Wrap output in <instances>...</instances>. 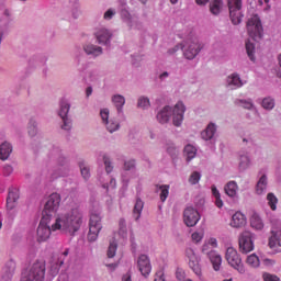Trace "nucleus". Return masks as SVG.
Instances as JSON below:
<instances>
[{
	"label": "nucleus",
	"mask_w": 281,
	"mask_h": 281,
	"mask_svg": "<svg viewBox=\"0 0 281 281\" xmlns=\"http://www.w3.org/2000/svg\"><path fill=\"white\" fill-rule=\"evenodd\" d=\"M246 265H248L250 269H260V257L255 252L250 254L246 258Z\"/></svg>",
	"instance_id": "obj_33"
},
{
	"label": "nucleus",
	"mask_w": 281,
	"mask_h": 281,
	"mask_svg": "<svg viewBox=\"0 0 281 281\" xmlns=\"http://www.w3.org/2000/svg\"><path fill=\"white\" fill-rule=\"evenodd\" d=\"M106 179H109V182H101L102 183V188H104V190H106V192H111V190H115L117 182L115 181V179L110 178L109 175L105 176Z\"/></svg>",
	"instance_id": "obj_46"
},
{
	"label": "nucleus",
	"mask_w": 281,
	"mask_h": 281,
	"mask_svg": "<svg viewBox=\"0 0 281 281\" xmlns=\"http://www.w3.org/2000/svg\"><path fill=\"white\" fill-rule=\"evenodd\" d=\"M206 243L212 247V249H216V247H218V240L216 237H210Z\"/></svg>",
	"instance_id": "obj_57"
},
{
	"label": "nucleus",
	"mask_w": 281,
	"mask_h": 281,
	"mask_svg": "<svg viewBox=\"0 0 281 281\" xmlns=\"http://www.w3.org/2000/svg\"><path fill=\"white\" fill-rule=\"evenodd\" d=\"M186 111L188 108L183 101H178L175 105H165L157 111L156 122L162 126L171 122L172 126L181 128L186 120Z\"/></svg>",
	"instance_id": "obj_2"
},
{
	"label": "nucleus",
	"mask_w": 281,
	"mask_h": 281,
	"mask_svg": "<svg viewBox=\"0 0 281 281\" xmlns=\"http://www.w3.org/2000/svg\"><path fill=\"white\" fill-rule=\"evenodd\" d=\"M116 14L117 10H115L114 8H110L103 13V19L104 21H111Z\"/></svg>",
	"instance_id": "obj_50"
},
{
	"label": "nucleus",
	"mask_w": 281,
	"mask_h": 281,
	"mask_svg": "<svg viewBox=\"0 0 281 281\" xmlns=\"http://www.w3.org/2000/svg\"><path fill=\"white\" fill-rule=\"evenodd\" d=\"M154 281H166V279L164 278V272H157Z\"/></svg>",
	"instance_id": "obj_64"
},
{
	"label": "nucleus",
	"mask_w": 281,
	"mask_h": 281,
	"mask_svg": "<svg viewBox=\"0 0 281 281\" xmlns=\"http://www.w3.org/2000/svg\"><path fill=\"white\" fill-rule=\"evenodd\" d=\"M115 254H117V241L113 239L108 248V258H115Z\"/></svg>",
	"instance_id": "obj_47"
},
{
	"label": "nucleus",
	"mask_w": 281,
	"mask_h": 281,
	"mask_svg": "<svg viewBox=\"0 0 281 281\" xmlns=\"http://www.w3.org/2000/svg\"><path fill=\"white\" fill-rule=\"evenodd\" d=\"M206 256L215 271H221V266L223 265V257L216 250H210Z\"/></svg>",
	"instance_id": "obj_24"
},
{
	"label": "nucleus",
	"mask_w": 281,
	"mask_h": 281,
	"mask_svg": "<svg viewBox=\"0 0 281 281\" xmlns=\"http://www.w3.org/2000/svg\"><path fill=\"white\" fill-rule=\"evenodd\" d=\"M260 104L265 111H273L276 109V99L272 97H265L261 99Z\"/></svg>",
	"instance_id": "obj_32"
},
{
	"label": "nucleus",
	"mask_w": 281,
	"mask_h": 281,
	"mask_svg": "<svg viewBox=\"0 0 281 281\" xmlns=\"http://www.w3.org/2000/svg\"><path fill=\"white\" fill-rule=\"evenodd\" d=\"M120 16L124 25L128 27V30H133L137 27V16L128 11V5L122 4L120 8Z\"/></svg>",
	"instance_id": "obj_14"
},
{
	"label": "nucleus",
	"mask_w": 281,
	"mask_h": 281,
	"mask_svg": "<svg viewBox=\"0 0 281 281\" xmlns=\"http://www.w3.org/2000/svg\"><path fill=\"white\" fill-rule=\"evenodd\" d=\"M216 133H218V125L214 122H210L200 133V137L203 142H216Z\"/></svg>",
	"instance_id": "obj_19"
},
{
	"label": "nucleus",
	"mask_w": 281,
	"mask_h": 281,
	"mask_svg": "<svg viewBox=\"0 0 281 281\" xmlns=\"http://www.w3.org/2000/svg\"><path fill=\"white\" fill-rule=\"evenodd\" d=\"M201 221V214L192 206H188L183 212V223L187 227H194Z\"/></svg>",
	"instance_id": "obj_15"
},
{
	"label": "nucleus",
	"mask_w": 281,
	"mask_h": 281,
	"mask_svg": "<svg viewBox=\"0 0 281 281\" xmlns=\"http://www.w3.org/2000/svg\"><path fill=\"white\" fill-rule=\"evenodd\" d=\"M256 235L250 231H244L238 236V245L240 254H251L256 249Z\"/></svg>",
	"instance_id": "obj_8"
},
{
	"label": "nucleus",
	"mask_w": 281,
	"mask_h": 281,
	"mask_svg": "<svg viewBox=\"0 0 281 281\" xmlns=\"http://www.w3.org/2000/svg\"><path fill=\"white\" fill-rule=\"evenodd\" d=\"M112 103L115 106L119 115H121V113H124V104H126V98H124V95L122 94L112 95Z\"/></svg>",
	"instance_id": "obj_28"
},
{
	"label": "nucleus",
	"mask_w": 281,
	"mask_h": 281,
	"mask_svg": "<svg viewBox=\"0 0 281 281\" xmlns=\"http://www.w3.org/2000/svg\"><path fill=\"white\" fill-rule=\"evenodd\" d=\"M267 205L270 207L272 212H276L278 210V196L274 195L273 192H269L266 196Z\"/></svg>",
	"instance_id": "obj_35"
},
{
	"label": "nucleus",
	"mask_w": 281,
	"mask_h": 281,
	"mask_svg": "<svg viewBox=\"0 0 281 281\" xmlns=\"http://www.w3.org/2000/svg\"><path fill=\"white\" fill-rule=\"evenodd\" d=\"M203 238H205V231L203 229H198L191 234V240L194 245L201 244Z\"/></svg>",
	"instance_id": "obj_40"
},
{
	"label": "nucleus",
	"mask_w": 281,
	"mask_h": 281,
	"mask_svg": "<svg viewBox=\"0 0 281 281\" xmlns=\"http://www.w3.org/2000/svg\"><path fill=\"white\" fill-rule=\"evenodd\" d=\"M2 172H3L4 177H10V175H12V172H14V167H12V165L5 164L2 167Z\"/></svg>",
	"instance_id": "obj_56"
},
{
	"label": "nucleus",
	"mask_w": 281,
	"mask_h": 281,
	"mask_svg": "<svg viewBox=\"0 0 281 281\" xmlns=\"http://www.w3.org/2000/svg\"><path fill=\"white\" fill-rule=\"evenodd\" d=\"M7 200L13 201L16 203V201H19V193L16 191L9 192Z\"/></svg>",
	"instance_id": "obj_58"
},
{
	"label": "nucleus",
	"mask_w": 281,
	"mask_h": 281,
	"mask_svg": "<svg viewBox=\"0 0 281 281\" xmlns=\"http://www.w3.org/2000/svg\"><path fill=\"white\" fill-rule=\"evenodd\" d=\"M211 192L212 195L215 199V205L216 207H218L221 210V207H223L224 203H223V199H221V191H218V189L216 188V186H212L211 187Z\"/></svg>",
	"instance_id": "obj_39"
},
{
	"label": "nucleus",
	"mask_w": 281,
	"mask_h": 281,
	"mask_svg": "<svg viewBox=\"0 0 281 281\" xmlns=\"http://www.w3.org/2000/svg\"><path fill=\"white\" fill-rule=\"evenodd\" d=\"M99 157H101L102 161L104 162L105 171L108 172V175L110 172H113V162H111V158H109V154L101 153Z\"/></svg>",
	"instance_id": "obj_44"
},
{
	"label": "nucleus",
	"mask_w": 281,
	"mask_h": 281,
	"mask_svg": "<svg viewBox=\"0 0 281 281\" xmlns=\"http://www.w3.org/2000/svg\"><path fill=\"white\" fill-rule=\"evenodd\" d=\"M121 281H133V274L131 272H126L121 277Z\"/></svg>",
	"instance_id": "obj_61"
},
{
	"label": "nucleus",
	"mask_w": 281,
	"mask_h": 281,
	"mask_svg": "<svg viewBox=\"0 0 281 281\" xmlns=\"http://www.w3.org/2000/svg\"><path fill=\"white\" fill-rule=\"evenodd\" d=\"M63 124H61V128L63 131H70L71 130V119H69V116L66 117H61Z\"/></svg>",
	"instance_id": "obj_52"
},
{
	"label": "nucleus",
	"mask_w": 281,
	"mask_h": 281,
	"mask_svg": "<svg viewBox=\"0 0 281 281\" xmlns=\"http://www.w3.org/2000/svg\"><path fill=\"white\" fill-rule=\"evenodd\" d=\"M133 170H135V160H133V159L126 160L124 162V171L132 172Z\"/></svg>",
	"instance_id": "obj_54"
},
{
	"label": "nucleus",
	"mask_w": 281,
	"mask_h": 281,
	"mask_svg": "<svg viewBox=\"0 0 281 281\" xmlns=\"http://www.w3.org/2000/svg\"><path fill=\"white\" fill-rule=\"evenodd\" d=\"M45 280V265L34 263L22 273V281H43Z\"/></svg>",
	"instance_id": "obj_10"
},
{
	"label": "nucleus",
	"mask_w": 281,
	"mask_h": 281,
	"mask_svg": "<svg viewBox=\"0 0 281 281\" xmlns=\"http://www.w3.org/2000/svg\"><path fill=\"white\" fill-rule=\"evenodd\" d=\"M16 207V202H13L12 200H7V209L9 211H12Z\"/></svg>",
	"instance_id": "obj_63"
},
{
	"label": "nucleus",
	"mask_w": 281,
	"mask_h": 281,
	"mask_svg": "<svg viewBox=\"0 0 281 281\" xmlns=\"http://www.w3.org/2000/svg\"><path fill=\"white\" fill-rule=\"evenodd\" d=\"M229 225L234 229H240L245 227V225H247V215L240 211L235 212L231 218Z\"/></svg>",
	"instance_id": "obj_23"
},
{
	"label": "nucleus",
	"mask_w": 281,
	"mask_h": 281,
	"mask_svg": "<svg viewBox=\"0 0 281 281\" xmlns=\"http://www.w3.org/2000/svg\"><path fill=\"white\" fill-rule=\"evenodd\" d=\"M71 110V103H69V100L67 99H61L59 101V110H58V115L59 117H68L69 111Z\"/></svg>",
	"instance_id": "obj_30"
},
{
	"label": "nucleus",
	"mask_w": 281,
	"mask_h": 281,
	"mask_svg": "<svg viewBox=\"0 0 281 281\" xmlns=\"http://www.w3.org/2000/svg\"><path fill=\"white\" fill-rule=\"evenodd\" d=\"M229 19L233 25L243 23V0H228Z\"/></svg>",
	"instance_id": "obj_11"
},
{
	"label": "nucleus",
	"mask_w": 281,
	"mask_h": 281,
	"mask_svg": "<svg viewBox=\"0 0 281 281\" xmlns=\"http://www.w3.org/2000/svg\"><path fill=\"white\" fill-rule=\"evenodd\" d=\"M224 192L228 199H232L233 201H238L240 198L238 192H240V187L238 186V182L235 180H229L224 186Z\"/></svg>",
	"instance_id": "obj_20"
},
{
	"label": "nucleus",
	"mask_w": 281,
	"mask_h": 281,
	"mask_svg": "<svg viewBox=\"0 0 281 281\" xmlns=\"http://www.w3.org/2000/svg\"><path fill=\"white\" fill-rule=\"evenodd\" d=\"M236 106H241L243 109H247L248 111H254L256 105L251 99H236L235 100Z\"/></svg>",
	"instance_id": "obj_34"
},
{
	"label": "nucleus",
	"mask_w": 281,
	"mask_h": 281,
	"mask_svg": "<svg viewBox=\"0 0 281 281\" xmlns=\"http://www.w3.org/2000/svg\"><path fill=\"white\" fill-rule=\"evenodd\" d=\"M225 260L232 269L239 273V276H245L247 273V268L245 267V263H243V257H240V254H238L236 248L232 246L226 248Z\"/></svg>",
	"instance_id": "obj_4"
},
{
	"label": "nucleus",
	"mask_w": 281,
	"mask_h": 281,
	"mask_svg": "<svg viewBox=\"0 0 281 281\" xmlns=\"http://www.w3.org/2000/svg\"><path fill=\"white\" fill-rule=\"evenodd\" d=\"M179 49L183 50V43L181 44H177L176 46H173L172 48H170L168 50V54H170L171 56L175 55L177 52H179Z\"/></svg>",
	"instance_id": "obj_59"
},
{
	"label": "nucleus",
	"mask_w": 281,
	"mask_h": 281,
	"mask_svg": "<svg viewBox=\"0 0 281 281\" xmlns=\"http://www.w3.org/2000/svg\"><path fill=\"white\" fill-rule=\"evenodd\" d=\"M83 221L85 214L78 206L65 209L57 213L50 227L47 225V218L43 217L37 227V243L49 240L52 232H61V234H68V236H76V233L80 232Z\"/></svg>",
	"instance_id": "obj_1"
},
{
	"label": "nucleus",
	"mask_w": 281,
	"mask_h": 281,
	"mask_svg": "<svg viewBox=\"0 0 281 281\" xmlns=\"http://www.w3.org/2000/svg\"><path fill=\"white\" fill-rule=\"evenodd\" d=\"M63 265H64V261L61 260V261H59V263L58 262H55V263H53L52 266H50V276H58V271H60V267H63Z\"/></svg>",
	"instance_id": "obj_51"
},
{
	"label": "nucleus",
	"mask_w": 281,
	"mask_h": 281,
	"mask_svg": "<svg viewBox=\"0 0 281 281\" xmlns=\"http://www.w3.org/2000/svg\"><path fill=\"white\" fill-rule=\"evenodd\" d=\"M144 211V201L137 198L133 209V218L139 221L142 218V212Z\"/></svg>",
	"instance_id": "obj_31"
},
{
	"label": "nucleus",
	"mask_w": 281,
	"mask_h": 281,
	"mask_svg": "<svg viewBox=\"0 0 281 281\" xmlns=\"http://www.w3.org/2000/svg\"><path fill=\"white\" fill-rule=\"evenodd\" d=\"M54 156L56 157L60 166L54 173L55 179H58V177H67V175H69V167H67V159L64 156H60V150L58 148L54 149Z\"/></svg>",
	"instance_id": "obj_18"
},
{
	"label": "nucleus",
	"mask_w": 281,
	"mask_h": 281,
	"mask_svg": "<svg viewBox=\"0 0 281 281\" xmlns=\"http://www.w3.org/2000/svg\"><path fill=\"white\" fill-rule=\"evenodd\" d=\"M186 258L188 260V265L190 269L195 273L199 280L203 278V268L201 267V257L196 255L193 248L186 249Z\"/></svg>",
	"instance_id": "obj_9"
},
{
	"label": "nucleus",
	"mask_w": 281,
	"mask_h": 281,
	"mask_svg": "<svg viewBox=\"0 0 281 281\" xmlns=\"http://www.w3.org/2000/svg\"><path fill=\"white\" fill-rule=\"evenodd\" d=\"M137 108L143 111H148L150 109V99L148 97H139L137 100Z\"/></svg>",
	"instance_id": "obj_43"
},
{
	"label": "nucleus",
	"mask_w": 281,
	"mask_h": 281,
	"mask_svg": "<svg viewBox=\"0 0 281 281\" xmlns=\"http://www.w3.org/2000/svg\"><path fill=\"white\" fill-rule=\"evenodd\" d=\"M183 153L184 157H187V161H192V159L196 157V147H194L193 145H187Z\"/></svg>",
	"instance_id": "obj_41"
},
{
	"label": "nucleus",
	"mask_w": 281,
	"mask_h": 281,
	"mask_svg": "<svg viewBox=\"0 0 281 281\" xmlns=\"http://www.w3.org/2000/svg\"><path fill=\"white\" fill-rule=\"evenodd\" d=\"M137 268L142 276H150L153 271V266L150 265V259L146 255H140L137 259Z\"/></svg>",
	"instance_id": "obj_22"
},
{
	"label": "nucleus",
	"mask_w": 281,
	"mask_h": 281,
	"mask_svg": "<svg viewBox=\"0 0 281 281\" xmlns=\"http://www.w3.org/2000/svg\"><path fill=\"white\" fill-rule=\"evenodd\" d=\"M36 133H38V128L36 127V125H31L29 127V135L31 137H36Z\"/></svg>",
	"instance_id": "obj_60"
},
{
	"label": "nucleus",
	"mask_w": 281,
	"mask_h": 281,
	"mask_svg": "<svg viewBox=\"0 0 281 281\" xmlns=\"http://www.w3.org/2000/svg\"><path fill=\"white\" fill-rule=\"evenodd\" d=\"M201 177H202L201 172H199V171L191 172V175L189 176L190 186L199 184V181H201Z\"/></svg>",
	"instance_id": "obj_48"
},
{
	"label": "nucleus",
	"mask_w": 281,
	"mask_h": 281,
	"mask_svg": "<svg viewBox=\"0 0 281 281\" xmlns=\"http://www.w3.org/2000/svg\"><path fill=\"white\" fill-rule=\"evenodd\" d=\"M210 244H207V241L205 240L204 244L202 245V254H205L207 256V254H210Z\"/></svg>",
	"instance_id": "obj_62"
},
{
	"label": "nucleus",
	"mask_w": 281,
	"mask_h": 281,
	"mask_svg": "<svg viewBox=\"0 0 281 281\" xmlns=\"http://www.w3.org/2000/svg\"><path fill=\"white\" fill-rule=\"evenodd\" d=\"M268 186H269V178L266 176V173H262L259 177V180L257 181V184L255 187L256 194L258 196H262V194H266Z\"/></svg>",
	"instance_id": "obj_25"
},
{
	"label": "nucleus",
	"mask_w": 281,
	"mask_h": 281,
	"mask_svg": "<svg viewBox=\"0 0 281 281\" xmlns=\"http://www.w3.org/2000/svg\"><path fill=\"white\" fill-rule=\"evenodd\" d=\"M245 85H247V81L243 80L238 72L229 74L225 78V86L227 87V89H232V91H236V89H243Z\"/></svg>",
	"instance_id": "obj_16"
},
{
	"label": "nucleus",
	"mask_w": 281,
	"mask_h": 281,
	"mask_svg": "<svg viewBox=\"0 0 281 281\" xmlns=\"http://www.w3.org/2000/svg\"><path fill=\"white\" fill-rule=\"evenodd\" d=\"M210 12L218 16V13L223 12V0H212L210 3Z\"/></svg>",
	"instance_id": "obj_37"
},
{
	"label": "nucleus",
	"mask_w": 281,
	"mask_h": 281,
	"mask_svg": "<svg viewBox=\"0 0 281 281\" xmlns=\"http://www.w3.org/2000/svg\"><path fill=\"white\" fill-rule=\"evenodd\" d=\"M201 49H203V45L196 38L187 40L182 43V54L187 60H194L201 54Z\"/></svg>",
	"instance_id": "obj_6"
},
{
	"label": "nucleus",
	"mask_w": 281,
	"mask_h": 281,
	"mask_svg": "<svg viewBox=\"0 0 281 281\" xmlns=\"http://www.w3.org/2000/svg\"><path fill=\"white\" fill-rule=\"evenodd\" d=\"M13 276H14V263L10 262L4 268L3 274L0 281H12Z\"/></svg>",
	"instance_id": "obj_36"
},
{
	"label": "nucleus",
	"mask_w": 281,
	"mask_h": 281,
	"mask_svg": "<svg viewBox=\"0 0 281 281\" xmlns=\"http://www.w3.org/2000/svg\"><path fill=\"white\" fill-rule=\"evenodd\" d=\"M12 150L14 147L8 140H4L0 144V159L1 161H8L10 159V155H12Z\"/></svg>",
	"instance_id": "obj_26"
},
{
	"label": "nucleus",
	"mask_w": 281,
	"mask_h": 281,
	"mask_svg": "<svg viewBox=\"0 0 281 281\" xmlns=\"http://www.w3.org/2000/svg\"><path fill=\"white\" fill-rule=\"evenodd\" d=\"M268 247H270V249H281V231H277L271 235Z\"/></svg>",
	"instance_id": "obj_29"
},
{
	"label": "nucleus",
	"mask_w": 281,
	"mask_h": 281,
	"mask_svg": "<svg viewBox=\"0 0 281 281\" xmlns=\"http://www.w3.org/2000/svg\"><path fill=\"white\" fill-rule=\"evenodd\" d=\"M249 224L255 232H265V220H262L260 213L254 211L250 214Z\"/></svg>",
	"instance_id": "obj_21"
},
{
	"label": "nucleus",
	"mask_w": 281,
	"mask_h": 281,
	"mask_svg": "<svg viewBox=\"0 0 281 281\" xmlns=\"http://www.w3.org/2000/svg\"><path fill=\"white\" fill-rule=\"evenodd\" d=\"M276 262H277L276 259H271V258H263L262 259V265L267 269H273V267H276Z\"/></svg>",
	"instance_id": "obj_55"
},
{
	"label": "nucleus",
	"mask_w": 281,
	"mask_h": 281,
	"mask_svg": "<svg viewBox=\"0 0 281 281\" xmlns=\"http://www.w3.org/2000/svg\"><path fill=\"white\" fill-rule=\"evenodd\" d=\"M100 120L108 133H117V131L122 128L120 120L115 116H111V110H109V108H102L100 110Z\"/></svg>",
	"instance_id": "obj_5"
},
{
	"label": "nucleus",
	"mask_w": 281,
	"mask_h": 281,
	"mask_svg": "<svg viewBox=\"0 0 281 281\" xmlns=\"http://www.w3.org/2000/svg\"><path fill=\"white\" fill-rule=\"evenodd\" d=\"M262 280L263 281H280V278L277 274H272L269 272L262 273Z\"/></svg>",
	"instance_id": "obj_53"
},
{
	"label": "nucleus",
	"mask_w": 281,
	"mask_h": 281,
	"mask_svg": "<svg viewBox=\"0 0 281 281\" xmlns=\"http://www.w3.org/2000/svg\"><path fill=\"white\" fill-rule=\"evenodd\" d=\"M246 52L248 55V58L252 61L256 63V44L251 41L246 42Z\"/></svg>",
	"instance_id": "obj_38"
},
{
	"label": "nucleus",
	"mask_w": 281,
	"mask_h": 281,
	"mask_svg": "<svg viewBox=\"0 0 281 281\" xmlns=\"http://www.w3.org/2000/svg\"><path fill=\"white\" fill-rule=\"evenodd\" d=\"M158 192H159L160 201L162 203H166V199H168V195L170 194V186L168 184L159 186Z\"/></svg>",
	"instance_id": "obj_42"
},
{
	"label": "nucleus",
	"mask_w": 281,
	"mask_h": 281,
	"mask_svg": "<svg viewBox=\"0 0 281 281\" xmlns=\"http://www.w3.org/2000/svg\"><path fill=\"white\" fill-rule=\"evenodd\" d=\"M100 232H102V205H100V203H94L90 209L88 232L89 243H95L98 236H100Z\"/></svg>",
	"instance_id": "obj_3"
},
{
	"label": "nucleus",
	"mask_w": 281,
	"mask_h": 281,
	"mask_svg": "<svg viewBox=\"0 0 281 281\" xmlns=\"http://www.w3.org/2000/svg\"><path fill=\"white\" fill-rule=\"evenodd\" d=\"M119 234L122 236V238H126L127 236V228H126V220L121 218L119 221Z\"/></svg>",
	"instance_id": "obj_49"
},
{
	"label": "nucleus",
	"mask_w": 281,
	"mask_h": 281,
	"mask_svg": "<svg viewBox=\"0 0 281 281\" xmlns=\"http://www.w3.org/2000/svg\"><path fill=\"white\" fill-rule=\"evenodd\" d=\"M246 30L251 40L260 41L262 38V22L258 14H252L248 18Z\"/></svg>",
	"instance_id": "obj_7"
},
{
	"label": "nucleus",
	"mask_w": 281,
	"mask_h": 281,
	"mask_svg": "<svg viewBox=\"0 0 281 281\" xmlns=\"http://www.w3.org/2000/svg\"><path fill=\"white\" fill-rule=\"evenodd\" d=\"M237 161H238V170L245 172V170H249L254 166V158L249 151H238L237 154Z\"/></svg>",
	"instance_id": "obj_17"
},
{
	"label": "nucleus",
	"mask_w": 281,
	"mask_h": 281,
	"mask_svg": "<svg viewBox=\"0 0 281 281\" xmlns=\"http://www.w3.org/2000/svg\"><path fill=\"white\" fill-rule=\"evenodd\" d=\"M79 168L82 179H85V181H89V179L91 178V169H89V166H87L85 162H81L79 165Z\"/></svg>",
	"instance_id": "obj_45"
},
{
	"label": "nucleus",
	"mask_w": 281,
	"mask_h": 281,
	"mask_svg": "<svg viewBox=\"0 0 281 281\" xmlns=\"http://www.w3.org/2000/svg\"><path fill=\"white\" fill-rule=\"evenodd\" d=\"M58 207H60V194L52 193L46 198L44 210L42 212L43 218H49L53 214L58 212Z\"/></svg>",
	"instance_id": "obj_12"
},
{
	"label": "nucleus",
	"mask_w": 281,
	"mask_h": 281,
	"mask_svg": "<svg viewBox=\"0 0 281 281\" xmlns=\"http://www.w3.org/2000/svg\"><path fill=\"white\" fill-rule=\"evenodd\" d=\"M83 52L87 56H92L93 58H98V56H102V48L95 44H85Z\"/></svg>",
	"instance_id": "obj_27"
},
{
	"label": "nucleus",
	"mask_w": 281,
	"mask_h": 281,
	"mask_svg": "<svg viewBox=\"0 0 281 281\" xmlns=\"http://www.w3.org/2000/svg\"><path fill=\"white\" fill-rule=\"evenodd\" d=\"M94 38L99 45L109 47V45H111V41L113 40V31L106 29V26H98L94 30Z\"/></svg>",
	"instance_id": "obj_13"
}]
</instances>
